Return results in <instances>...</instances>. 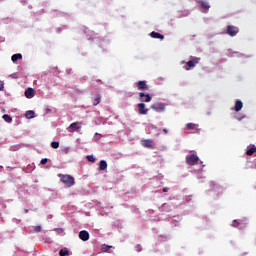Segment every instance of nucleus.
<instances>
[{
  "instance_id": "obj_1",
  "label": "nucleus",
  "mask_w": 256,
  "mask_h": 256,
  "mask_svg": "<svg viewBox=\"0 0 256 256\" xmlns=\"http://www.w3.org/2000/svg\"><path fill=\"white\" fill-rule=\"evenodd\" d=\"M60 181L64 183L66 187H73L75 185V178L69 174H60Z\"/></svg>"
},
{
  "instance_id": "obj_2",
  "label": "nucleus",
  "mask_w": 256,
  "mask_h": 256,
  "mask_svg": "<svg viewBox=\"0 0 256 256\" xmlns=\"http://www.w3.org/2000/svg\"><path fill=\"white\" fill-rule=\"evenodd\" d=\"M186 163L187 165H190V166L197 165V163H199V156H197L196 154L187 155Z\"/></svg>"
},
{
  "instance_id": "obj_3",
  "label": "nucleus",
  "mask_w": 256,
  "mask_h": 256,
  "mask_svg": "<svg viewBox=\"0 0 256 256\" xmlns=\"http://www.w3.org/2000/svg\"><path fill=\"white\" fill-rule=\"evenodd\" d=\"M226 33L230 37H235L239 33V27L233 26V25H228L226 28Z\"/></svg>"
},
{
  "instance_id": "obj_4",
  "label": "nucleus",
  "mask_w": 256,
  "mask_h": 256,
  "mask_svg": "<svg viewBox=\"0 0 256 256\" xmlns=\"http://www.w3.org/2000/svg\"><path fill=\"white\" fill-rule=\"evenodd\" d=\"M199 61H201V58H194L193 60H190L188 62H186V66H184V69L186 71H189L190 69H193V67H196L199 63Z\"/></svg>"
},
{
  "instance_id": "obj_5",
  "label": "nucleus",
  "mask_w": 256,
  "mask_h": 256,
  "mask_svg": "<svg viewBox=\"0 0 256 256\" xmlns=\"http://www.w3.org/2000/svg\"><path fill=\"white\" fill-rule=\"evenodd\" d=\"M82 125H83V123H81V122H73L69 126V133H74V131H79V129H81Z\"/></svg>"
},
{
  "instance_id": "obj_6",
  "label": "nucleus",
  "mask_w": 256,
  "mask_h": 256,
  "mask_svg": "<svg viewBox=\"0 0 256 256\" xmlns=\"http://www.w3.org/2000/svg\"><path fill=\"white\" fill-rule=\"evenodd\" d=\"M136 87L138 91H149V86L147 85V81H138Z\"/></svg>"
},
{
  "instance_id": "obj_7",
  "label": "nucleus",
  "mask_w": 256,
  "mask_h": 256,
  "mask_svg": "<svg viewBox=\"0 0 256 256\" xmlns=\"http://www.w3.org/2000/svg\"><path fill=\"white\" fill-rule=\"evenodd\" d=\"M141 145L148 149H153L155 147V144H153V140L151 139L142 140Z\"/></svg>"
},
{
  "instance_id": "obj_8",
  "label": "nucleus",
  "mask_w": 256,
  "mask_h": 256,
  "mask_svg": "<svg viewBox=\"0 0 256 256\" xmlns=\"http://www.w3.org/2000/svg\"><path fill=\"white\" fill-rule=\"evenodd\" d=\"M138 113L140 115H147L149 113V109L145 108V103L138 104Z\"/></svg>"
},
{
  "instance_id": "obj_9",
  "label": "nucleus",
  "mask_w": 256,
  "mask_h": 256,
  "mask_svg": "<svg viewBox=\"0 0 256 256\" xmlns=\"http://www.w3.org/2000/svg\"><path fill=\"white\" fill-rule=\"evenodd\" d=\"M139 97H140V101H142L144 103H150V101H151V95H149V94L140 92Z\"/></svg>"
},
{
  "instance_id": "obj_10",
  "label": "nucleus",
  "mask_w": 256,
  "mask_h": 256,
  "mask_svg": "<svg viewBox=\"0 0 256 256\" xmlns=\"http://www.w3.org/2000/svg\"><path fill=\"white\" fill-rule=\"evenodd\" d=\"M79 239H81V241H89V232L87 230L80 231Z\"/></svg>"
},
{
  "instance_id": "obj_11",
  "label": "nucleus",
  "mask_w": 256,
  "mask_h": 256,
  "mask_svg": "<svg viewBox=\"0 0 256 256\" xmlns=\"http://www.w3.org/2000/svg\"><path fill=\"white\" fill-rule=\"evenodd\" d=\"M24 95L27 99H33V97H35V90L33 88H28L25 90Z\"/></svg>"
},
{
  "instance_id": "obj_12",
  "label": "nucleus",
  "mask_w": 256,
  "mask_h": 256,
  "mask_svg": "<svg viewBox=\"0 0 256 256\" xmlns=\"http://www.w3.org/2000/svg\"><path fill=\"white\" fill-rule=\"evenodd\" d=\"M150 37H152V39H160L161 41H163V39H165V36L159 32H155V31H152L150 33Z\"/></svg>"
},
{
  "instance_id": "obj_13",
  "label": "nucleus",
  "mask_w": 256,
  "mask_h": 256,
  "mask_svg": "<svg viewBox=\"0 0 256 256\" xmlns=\"http://www.w3.org/2000/svg\"><path fill=\"white\" fill-rule=\"evenodd\" d=\"M151 109H153L154 111H157V112L165 111V105H163V104H153L151 106Z\"/></svg>"
},
{
  "instance_id": "obj_14",
  "label": "nucleus",
  "mask_w": 256,
  "mask_h": 256,
  "mask_svg": "<svg viewBox=\"0 0 256 256\" xmlns=\"http://www.w3.org/2000/svg\"><path fill=\"white\" fill-rule=\"evenodd\" d=\"M212 191H215L216 195L223 193V187L219 186V184H212Z\"/></svg>"
},
{
  "instance_id": "obj_15",
  "label": "nucleus",
  "mask_w": 256,
  "mask_h": 256,
  "mask_svg": "<svg viewBox=\"0 0 256 256\" xmlns=\"http://www.w3.org/2000/svg\"><path fill=\"white\" fill-rule=\"evenodd\" d=\"M242 109H243V102L241 100H237L235 102L234 111H236V113H239V111H241Z\"/></svg>"
},
{
  "instance_id": "obj_16",
  "label": "nucleus",
  "mask_w": 256,
  "mask_h": 256,
  "mask_svg": "<svg viewBox=\"0 0 256 256\" xmlns=\"http://www.w3.org/2000/svg\"><path fill=\"white\" fill-rule=\"evenodd\" d=\"M201 7L203 9H205L206 11H209V9H211V5H209V2L205 1V0H201L199 1Z\"/></svg>"
},
{
  "instance_id": "obj_17",
  "label": "nucleus",
  "mask_w": 256,
  "mask_h": 256,
  "mask_svg": "<svg viewBox=\"0 0 256 256\" xmlns=\"http://www.w3.org/2000/svg\"><path fill=\"white\" fill-rule=\"evenodd\" d=\"M254 153H256V146L252 145L248 148L246 155H248L249 157H251V155H253Z\"/></svg>"
},
{
  "instance_id": "obj_18",
  "label": "nucleus",
  "mask_w": 256,
  "mask_h": 256,
  "mask_svg": "<svg viewBox=\"0 0 256 256\" xmlns=\"http://www.w3.org/2000/svg\"><path fill=\"white\" fill-rule=\"evenodd\" d=\"M187 129H189L190 131H197V127H199V125L195 124V123H188L186 125Z\"/></svg>"
},
{
  "instance_id": "obj_19",
  "label": "nucleus",
  "mask_w": 256,
  "mask_h": 256,
  "mask_svg": "<svg viewBox=\"0 0 256 256\" xmlns=\"http://www.w3.org/2000/svg\"><path fill=\"white\" fill-rule=\"evenodd\" d=\"M99 169L100 171H105V169H107V161L101 160L99 163Z\"/></svg>"
},
{
  "instance_id": "obj_20",
  "label": "nucleus",
  "mask_w": 256,
  "mask_h": 256,
  "mask_svg": "<svg viewBox=\"0 0 256 256\" xmlns=\"http://www.w3.org/2000/svg\"><path fill=\"white\" fill-rule=\"evenodd\" d=\"M27 119H33L35 117V112L33 110H28L25 113Z\"/></svg>"
},
{
  "instance_id": "obj_21",
  "label": "nucleus",
  "mask_w": 256,
  "mask_h": 256,
  "mask_svg": "<svg viewBox=\"0 0 256 256\" xmlns=\"http://www.w3.org/2000/svg\"><path fill=\"white\" fill-rule=\"evenodd\" d=\"M12 61H13V63H15V61H19V59H23V55H21V54H14V55H12Z\"/></svg>"
},
{
  "instance_id": "obj_22",
  "label": "nucleus",
  "mask_w": 256,
  "mask_h": 256,
  "mask_svg": "<svg viewBox=\"0 0 256 256\" xmlns=\"http://www.w3.org/2000/svg\"><path fill=\"white\" fill-rule=\"evenodd\" d=\"M99 103H101V94L96 95V98L93 101V105L97 106V105H99Z\"/></svg>"
},
{
  "instance_id": "obj_23",
  "label": "nucleus",
  "mask_w": 256,
  "mask_h": 256,
  "mask_svg": "<svg viewBox=\"0 0 256 256\" xmlns=\"http://www.w3.org/2000/svg\"><path fill=\"white\" fill-rule=\"evenodd\" d=\"M2 119H4L6 123H11L13 121V118H11V116H9L8 114H4L2 116Z\"/></svg>"
},
{
  "instance_id": "obj_24",
  "label": "nucleus",
  "mask_w": 256,
  "mask_h": 256,
  "mask_svg": "<svg viewBox=\"0 0 256 256\" xmlns=\"http://www.w3.org/2000/svg\"><path fill=\"white\" fill-rule=\"evenodd\" d=\"M34 233H41L43 231V228L41 226H33Z\"/></svg>"
},
{
  "instance_id": "obj_25",
  "label": "nucleus",
  "mask_w": 256,
  "mask_h": 256,
  "mask_svg": "<svg viewBox=\"0 0 256 256\" xmlns=\"http://www.w3.org/2000/svg\"><path fill=\"white\" fill-rule=\"evenodd\" d=\"M59 255H60V256L69 255V250H67V249H61V250L59 251Z\"/></svg>"
},
{
  "instance_id": "obj_26",
  "label": "nucleus",
  "mask_w": 256,
  "mask_h": 256,
  "mask_svg": "<svg viewBox=\"0 0 256 256\" xmlns=\"http://www.w3.org/2000/svg\"><path fill=\"white\" fill-rule=\"evenodd\" d=\"M51 147H52L53 149H59V142H57V141L52 142V143H51Z\"/></svg>"
},
{
  "instance_id": "obj_27",
  "label": "nucleus",
  "mask_w": 256,
  "mask_h": 256,
  "mask_svg": "<svg viewBox=\"0 0 256 256\" xmlns=\"http://www.w3.org/2000/svg\"><path fill=\"white\" fill-rule=\"evenodd\" d=\"M87 160L90 161V163H95V157H93V155H88Z\"/></svg>"
},
{
  "instance_id": "obj_28",
  "label": "nucleus",
  "mask_w": 256,
  "mask_h": 256,
  "mask_svg": "<svg viewBox=\"0 0 256 256\" xmlns=\"http://www.w3.org/2000/svg\"><path fill=\"white\" fill-rule=\"evenodd\" d=\"M10 77H11V79H19V73H12L11 75H10Z\"/></svg>"
},
{
  "instance_id": "obj_29",
  "label": "nucleus",
  "mask_w": 256,
  "mask_h": 256,
  "mask_svg": "<svg viewBox=\"0 0 256 256\" xmlns=\"http://www.w3.org/2000/svg\"><path fill=\"white\" fill-rule=\"evenodd\" d=\"M47 161H48L47 158H43L40 163L41 165H47Z\"/></svg>"
},
{
  "instance_id": "obj_30",
  "label": "nucleus",
  "mask_w": 256,
  "mask_h": 256,
  "mask_svg": "<svg viewBox=\"0 0 256 256\" xmlns=\"http://www.w3.org/2000/svg\"><path fill=\"white\" fill-rule=\"evenodd\" d=\"M5 89V84L0 81V91H3Z\"/></svg>"
},
{
  "instance_id": "obj_31",
  "label": "nucleus",
  "mask_w": 256,
  "mask_h": 256,
  "mask_svg": "<svg viewBox=\"0 0 256 256\" xmlns=\"http://www.w3.org/2000/svg\"><path fill=\"white\" fill-rule=\"evenodd\" d=\"M162 131H163V133H165V135H167L169 133V130H167V128H164Z\"/></svg>"
},
{
  "instance_id": "obj_32",
  "label": "nucleus",
  "mask_w": 256,
  "mask_h": 256,
  "mask_svg": "<svg viewBox=\"0 0 256 256\" xmlns=\"http://www.w3.org/2000/svg\"><path fill=\"white\" fill-rule=\"evenodd\" d=\"M169 191L168 187L163 188V193H167Z\"/></svg>"
},
{
  "instance_id": "obj_33",
  "label": "nucleus",
  "mask_w": 256,
  "mask_h": 256,
  "mask_svg": "<svg viewBox=\"0 0 256 256\" xmlns=\"http://www.w3.org/2000/svg\"><path fill=\"white\" fill-rule=\"evenodd\" d=\"M137 251H141V245L136 246Z\"/></svg>"
},
{
  "instance_id": "obj_34",
  "label": "nucleus",
  "mask_w": 256,
  "mask_h": 256,
  "mask_svg": "<svg viewBox=\"0 0 256 256\" xmlns=\"http://www.w3.org/2000/svg\"><path fill=\"white\" fill-rule=\"evenodd\" d=\"M64 152H65V153H69V148H65V149H64Z\"/></svg>"
},
{
  "instance_id": "obj_35",
  "label": "nucleus",
  "mask_w": 256,
  "mask_h": 256,
  "mask_svg": "<svg viewBox=\"0 0 256 256\" xmlns=\"http://www.w3.org/2000/svg\"><path fill=\"white\" fill-rule=\"evenodd\" d=\"M235 223H237V220H234L232 226L235 227Z\"/></svg>"
},
{
  "instance_id": "obj_36",
  "label": "nucleus",
  "mask_w": 256,
  "mask_h": 256,
  "mask_svg": "<svg viewBox=\"0 0 256 256\" xmlns=\"http://www.w3.org/2000/svg\"><path fill=\"white\" fill-rule=\"evenodd\" d=\"M24 213H29V209H25V210H24Z\"/></svg>"
},
{
  "instance_id": "obj_37",
  "label": "nucleus",
  "mask_w": 256,
  "mask_h": 256,
  "mask_svg": "<svg viewBox=\"0 0 256 256\" xmlns=\"http://www.w3.org/2000/svg\"><path fill=\"white\" fill-rule=\"evenodd\" d=\"M166 206H167V204H163V205H162V207H166Z\"/></svg>"
}]
</instances>
